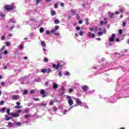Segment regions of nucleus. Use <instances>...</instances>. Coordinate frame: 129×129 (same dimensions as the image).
I'll use <instances>...</instances> for the list:
<instances>
[{
	"mask_svg": "<svg viewBox=\"0 0 129 129\" xmlns=\"http://www.w3.org/2000/svg\"><path fill=\"white\" fill-rule=\"evenodd\" d=\"M5 10L6 11H13L14 10V6L12 5H5L4 7Z\"/></svg>",
	"mask_w": 129,
	"mask_h": 129,
	"instance_id": "1",
	"label": "nucleus"
},
{
	"mask_svg": "<svg viewBox=\"0 0 129 129\" xmlns=\"http://www.w3.org/2000/svg\"><path fill=\"white\" fill-rule=\"evenodd\" d=\"M62 66H61V64L59 62L57 63V64H52V67L54 69H56V70H58L59 68H62Z\"/></svg>",
	"mask_w": 129,
	"mask_h": 129,
	"instance_id": "2",
	"label": "nucleus"
},
{
	"mask_svg": "<svg viewBox=\"0 0 129 129\" xmlns=\"http://www.w3.org/2000/svg\"><path fill=\"white\" fill-rule=\"evenodd\" d=\"M67 98L69 99L68 103L69 105H73V100H72V99H71V97L68 95Z\"/></svg>",
	"mask_w": 129,
	"mask_h": 129,
	"instance_id": "3",
	"label": "nucleus"
},
{
	"mask_svg": "<svg viewBox=\"0 0 129 129\" xmlns=\"http://www.w3.org/2000/svg\"><path fill=\"white\" fill-rule=\"evenodd\" d=\"M74 99L76 100V104H77V105H80V106H81V105H82V102L80 101V99H79V98H74Z\"/></svg>",
	"mask_w": 129,
	"mask_h": 129,
	"instance_id": "4",
	"label": "nucleus"
},
{
	"mask_svg": "<svg viewBox=\"0 0 129 129\" xmlns=\"http://www.w3.org/2000/svg\"><path fill=\"white\" fill-rule=\"evenodd\" d=\"M116 36L114 34H112L111 37L109 38V42H113L115 39Z\"/></svg>",
	"mask_w": 129,
	"mask_h": 129,
	"instance_id": "5",
	"label": "nucleus"
},
{
	"mask_svg": "<svg viewBox=\"0 0 129 129\" xmlns=\"http://www.w3.org/2000/svg\"><path fill=\"white\" fill-rule=\"evenodd\" d=\"M20 98V96L19 95H13L12 97V100H18Z\"/></svg>",
	"mask_w": 129,
	"mask_h": 129,
	"instance_id": "6",
	"label": "nucleus"
},
{
	"mask_svg": "<svg viewBox=\"0 0 129 129\" xmlns=\"http://www.w3.org/2000/svg\"><path fill=\"white\" fill-rule=\"evenodd\" d=\"M10 114H11L12 117H18V116H20V114H19V113L17 112H12L10 113Z\"/></svg>",
	"mask_w": 129,
	"mask_h": 129,
	"instance_id": "7",
	"label": "nucleus"
},
{
	"mask_svg": "<svg viewBox=\"0 0 129 129\" xmlns=\"http://www.w3.org/2000/svg\"><path fill=\"white\" fill-rule=\"evenodd\" d=\"M103 32H98V36H102V35H103V34H106V29H103Z\"/></svg>",
	"mask_w": 129,
	"mask_h": 129,
	"instance_id": "8",
	"label": "nucleus"
},
{
	"mask_svg": "<svg viewBox=\"0 0 129 129\" xmlns=\"http://www.w3.org/2000/svg\"><path fill=\"white\" fill-rule=\"evenodd\" d=\"M82 90L84 91V92H86L87 90L89 89L88 86L87 85H84L83 87H82Z\"/></svg>",
	"mask_w": 129,
	"mask_h": 129,
	"instance_id": "9",
	"label": "nucleus"
},
{
	"mask_svg": "<svg viewBox=\"0 0 129 129\" xmlns=\"http://www.w3.org/2000/svg\"><path fill=\"white\" fill-rule=\"evenodd\" d=\"M87 36L89 38H90V37H91L92 38H95V34H94V33H92L90 32H88Z\"/></svg>",
	"mask_w": 129,
	"mask_h": 129,
	"instance_id": "10",
	"label": "nucleus"
},
{
	"mask_svg": "<svg viewBox=\"0 0 129 129\" xmlns=\"http://www.w3.org/2000/svg\"><path fill=\"white\" fill-rule=\"evenodd\" d=\"M40 94H41L43 97H46V96H47V95H46V93L45 92V90H44L43 89L41 90L40 91Z\"/></svg>",
	"mask_w": 129,
	"mask_h": 129,
	"instance_id": "11",
	"label": "nucleus"
},
{
	"mask_svg": "<svg viewBox=\"0 0 129 129\" xmlns=\"http://www.w3.org/2000/svg\"><path fill=\"white\" fill-rule=\"evenodd\" d=\"M6 109H7V108L6 107H3L1 110H0V112H2V113H4L5 111H6Z\"/></svg>",
	"mask_w": 129,
	"mask_h": 129,
	"instance_id": "12",
	"label": "nucleus"
},
{
	"mask_svg": "<svg viewBox=\"0 0 129 129\" xmlns=\"http://www.w3.org/2000/svg\"><path fill=\"white\" fill-rule=\"evenodd\" d=\"M52 87L53 89H57V88H58V85L56 83H54L52 85Z\"/></svg>",
	"mask_w": 129,
	"mask_h": 129,
	"instance_id": "13",
	"label": "nucleus"
},
{
	"mask_svg": "<svg viewBox=\"0 0 129 129\" xmlns=\"http://www.w3.org/2000/svg\"><path fill=\"white\" fill-rule=\"evenodd\" d=\"M0 17H2V18H3V20H5L6 19L5 18V17H6V15H5V14L4 13H0Z\"/></svg>",
	"mask_w": 129,
	"mask_h": 129,
	"instance_id": "14",
	"label": "nucleus"
},
{
	"mask_svg": "<svg viewBox=\"0 0 129 129\" xmlns=\"http://www.w3.org/2000/svg\"><path fill=\"white\" fill-rule=\"evenodd\" d=\"M8 115H5V119L7 120H10V119H12V118H13V117H8Z\"/></svg>",
	"mask_w": 129,
	"mask_h": 129,
	"instance_id": "15",
	"label": "nucleus"
},
{
	"mask_svg": "<svg viewBox=\"0 0 129 129\" xmlns=\"http://www.w3.org/2000/svg\"><path fill=\"white\" fill-rule=\"evenodd\" d=\"M41 44L42 47H46V43L45 42V41H41Z\"/></svg>",
	"mask_w": 129,
	"mask_h": 129,
	"instance_id": "16",
	"label": "nucleus"
},
{
	"mask_svg": "<svg viewBox=\"0 0 129 129\" xmlns=\"http://www.w3.org/2000/svg\"><path fill=\"white\" fill-rule=\"evenodd\" d=\"M107 23V21L103 22V21H101L100 22V24L102 25V26H103V25H106Z\"/></svg>",
	"mask_w": 129,
	"mask_h": 129,
	"instance_id": "17",
	"label": "nucleus"
},
{
	"mask_svg": "<svg viewBox=\"0 0 129 129\" xmlns=\"http://www.w3.org/2000/svg\"><path fill=\"white\" fill-rule=\"evenodd\" d=\"M50 13H51V16H55V15H56V11H51Z\"/></svg>",
	"mask_w": 129,
	"mask_h": 129,
	"instance_id": "18",
	"label": "nucleus"
},
{
	"mask_svg": "<svg viewBox=\"0 0 129 129\" xmlns=\"http://www.w3.org/2000/svg\"><path fill=\"white\" fill-rule=\"evenodd\" d=\"M6 112L8 114V115H10V112H11V109L10 108L7 109Z\"/></svg>",
	"mask_w": 129,
	"mask_h": 129,
	"instance_id": "19",
	"label": "nucleus"
},
{
	"mask_svg": "<svg viewBox=\"0 0 129 129\" xmlns=\"http://www.w3.org/2000/svg\"><path fill=\"white\" fill-rule=\"evenodd\" d=\"M54 24H59V23H60V21H59V20L58 19H55L54 21Z\"/></svg>",
	"mask_w": 129,
	"mask_h": 129,
	"instance_id": "20",
	"label": "nucleus"
},
{
	"mask_svg": "<svg viewBox=\"0 0 129 129\" xmlns=\"http://www.w3.org/2000/svg\"><path fill=\"white\" fill-rule=\"evenodd\" d=\"M97 30H99V31H102V28H98L97 27H96V28H95V32H96V31H97Z\"/></svg>",
	"mask_w": 129,
	"mask_h": 129,
	"instance_id": "21",
	"label": "nucleus"
},
{
	"mask_svg": "<svg viewBox=\"0 0 129 129\" xmlns=\"http://www.w3.org/2000/svg\"><path fill=\"white\" fill-rule=\"evenodd\" d=\"M10 22H11V23H16V20H15V19H14V18H12L10 19Z\"/></svg>",
	"mask_w": 129,
	"mask_h": 129,
	"instance_id": "22",
	"label": "nucleus"
},
{
	"mask_svg": "<svg viewBox=\"0 0 129 129\" xmlns=\"http://www.w3.org/2000/svg\"><path fill=\"white\" fill-rule=\"evenodd\" d=\"M72 14H73V15L74 16H75V15H76V11L75 10H72Z\"/></svg>",
	"mask_w": 129,
	"mask_h": 129,
	"instance_id": "23",
	"label": "nucleus"
},
{
	"mask_svg": "<svg viewBox=\"0 0 129 129\" xmlns=\"http://www.w3.org/2000/svg\"><path fill=\"white\" fill-rule=\"evenodd\" d=\"M41 72L42 73H46V72L47 73V69H43L41 70Z\"/></svg>",
	"mask_w": 129,
	"mask_h": 129,
	"instance_id": "24",
	"label": "nucleus"
},
{
	"mask_svg": "<svg viewBox=\"0 0 129 129\" xmlns=\"http://www.w3.org/2000/svg\"><path fill=\"white\" fill-rule=\"evenodd\" d=\"M84 32L82 30H81L80 32H79V35L80 36H83V34H84Z\"/></svg>",
	"mask_w": 129,
	"mask_h": 129,
	"instance_id": "25",
	"label": "nucleus"
},
{
	"mask_svg": "<svg viewBox=\"0 0 129 129\" xmlns=\"http://www.w3.org/2000/svg\"><path fill=\"white\" fill-rule=\"evenodd\" d=\"M40 33H43L44 32V28L41 27L39 29Z\"/></svg>",
	"mask_w": 129,
	"mask_h": 129,
	"instance_id": "26",
	"label": "nucleus"
},
{
	"mask_svg": "<svg viewBox=\"0 0 129 129\" xmlns=\"http://www.w3.org/2000/svg\"><path fill=\"white\" fill-rule=\"evenodd\" d=\"M76 18H77V20H80V15H79V14H76Z\"/></svg>",
	"mask_w": 129,
	"mask_h": 129,
	"instance_id": "27",
	"label": "nucleus"
},
{
	"mask_svg": "<svg viewBox=\"0 0 129 129\" xmlns=\"http://www.w3.org/2000/svg\"><path fill=\"white\" fill-rule=\"evenodd\" d=\"M51 72V69H46V73H50Z\"/></svg>",
	"mask_w": 129,
	"mask_h": 129,
	"instance_id": "28",
	"label": "nucleus"
},
{
	"mask_svg": "<svg viewBox=\"0 0 129 129\" xmlns=\"http://www.w3.org/2000/svg\"><path fill=\"white\" fill-rule=\"evenodd\" d=\"M109 16L110 18H113V17H114V14L113 13H110Z\"/></svg>",
	"mask_w": 129,
	"mask_h": 129,
	"instance_id": "29",
	"label": "nucleus"
},
{
	"mask_svg": "<svg viewBox=\"0 0 129 129\" xmlns=\"http://www.w3.org/2000/svg\"><path fill=\"white\" fill-rule=\"evenodd\" d=\"M30 94H34L35 93V90H31L30 91Z\"/></svg>",
	"mask_w": 129,
	"mask_h": 129,
	"instance_id": "30",
	"label": "nucleus"
},
{
	"mask_svg": "<svg viewBox=\"0 0 129 129\" xmlns=\"http://www.w3.org/2000/svg\"><path fill=\"white\" fill-rule=\"evenodd\" d=\"M33 100H34V101H39V100H40V99L38 98H33Z\"/></svg>",
	"mask_w": 129,
	"mask_h": 129,
	"instance_id": "31",
	"label": "nucleus"
},
{
	"mask_svg": "<svg viewBox=\"0 0 129 129\" xmlns=\"http://www.w3.org/2000/svg\"><path fill=\"white\" fill-rule=\"evenodd\" d=\"M31 115H30V114H26L25 115V118H28L29 117H30Z\"/></svg>",
	"mask_w": 129,
	"mask_h": 129,
	"instance_id": "32",
	"label": "nucleus"
},
{
	"mask_svg": "<svg viewBox=\"0 0 129 129\" xmlns=\"http://www.w3.org/2000/svg\"><path fill=\"white\" fill-rule=\"evenodd\" d=\"M19 49L20 50L24 49V46H23V44H21L20 45H19Z\"/></svg>",
	"mask_w": 129,
	"mask_h": 129,
	"instance_id": "33",
	"label": "nucleus"
},
{
	"mask_svg": "<svg viewBox=\"0 0 129 129\" xmlns=\"http://www.w3.org/2000/svg\"><path fill=\"white\" fill-rule=\"evenodd\" d=\"M23 94H25V95L28 94V90H25L23 91Z\"/></svg>",
	"mask_w": 129,
	"mask_h": 129,
	"instance_id": "34",
	"label": "nucleus"
},
{
	"mask_svg": "<svg viewBox=\"0 0 129 129\" xmlns=\"http://www.w3.org/2000/svg\"><path fill=\"white\" fill-rule=\"evenodd\" d=\"M119 35H122V29H119L118 30Z\"/></svg>",
	"mask_w": 129,
	"mask_h": 129,
	"instance_id": "35",
	"label": "nucleus"
},
{
	"mask_svg": "<svg viewBox=\"0 0 129 129\" xmlns=\"http://www.w3.org/2000/svg\"><path fill=\"white\" fill-rule=\"evenodd\" d=\"M86 22L87 26H88V25H89V22H88V18L86 19Z\"/></svg>",
	"mask_w": 129,
	"mask_h": 129,
	"instance_id": "36",
	"label": "nucleus"
},
{
	"mask_svg": "<svg viewBox=\"0 0 129 129\" xmlns=\"http://www.w3.org/2000/svg\"><path fill=\"white\" fill-rule=\"evenodd\" d=\"M16 125H18V126H21V125H22V124L21 123V122H18L16 123Z\"/></svg>",
	"mask_w": 129,
	"mask_h": 129,
	"instance_id": "37",
	"label": "nucleus"
},
{
	"mask_svg": "<svg viewBox=\"0 0 129 129\" xmlns=\"http://www.w3.org/2000/svg\"><path fill=\"white\" fill-rule=\"evenodd\" d=\"M49 105H54V102L51 101L49 102Z\"/></svg>",
	"mask_w": 129,
	"mask_h": 129,
	"instance_id": "38",
	"label": "nucleus"
},
{
	"mask_svg": "<svg viewBox=\"0 0 129 129\" xmlns=\"http://www.w3.org/2000/svg\"><path fill=\"white\" fill-rule=\"evenodd\" d=\"M22 108V106H21L16 105L15 106V108L19 109V108Z\"/></svg>",
	"mask_w": 129,
	"mask_h": 129,
	"instance_id": "39",
	"label": "nucleus"
},
{
	"mask_svg": "<svg viewBox=\"0 0 129 129\" xmlns=\"http://www.w3.org/2000/svg\"><path fill=\"white\" fill-rule=\"evenodd\" d=\"M89 31H90V32H93L94 31V28H89Z\"/></svg>",
	"mask_w": 129,
	"mask_h": 129,
	"instance_id": "40",
	"label": "nucleus"
},
{
	"mask_svg": "<svg viewBox=\"0 0 129 129\" xmlns=\"http://www.w3.org/2000/svg\"><path fill=\"white\" fill-rule=\"evenodd\" d=\"M126 25V22H125L124 21L122 22L123 27H125Z\"/></svg>",
	"mask_w": 129,
	"mask_h": 129,
	"instance_id": "41",
	"label": "nucleus"
},
{
	"mask_svg": "<svg viewBox=\"0 0 129 129\" xmlns=\"http://www.w3.org/2000/svg\"><path fill=\"white\" fill-rule=\"evenodd\" d=\"M44 62L45 63H47V62H48V58L47 57H44Z\"/></svg>",
	"mask_w": 129,
	"mask_h": 129,
	"instance_id": "42",
	"label": "nucleus"
},
{
	"mask_svg": "<svg viewBox=\"0 0 129 129\" xmlns=\"http://www.w3.org/2000/svg\"><path fill=\"white\" fill-rule=\"evenodd\" d=\"M58 75H59V76H60V77H62V72H59Z\"/></svg>",
	"mask_w": 129,
	"mask_h": 129,
	"instance_id": "43",
	"label": "nucleus"
},
{
	"mask_svg": "<svg viewBox=\"0 0 129 129\" xmlns=\"http://www.w3.org/2000/svg\"><path fill=\"white\" fill-rule=\"evenodd\" d=\"M69 92H73V89L72 88L69 89Z\"/></svg>",
	"mask_w": 129,
	"mask_h": 129,
	"instance_id": "44",
	"label": "nucleus"
},
{
	"mask_svg": "<svg viewBox=\"0 0 129 129\" xmlns=\"http://www.w3.org/2000/svg\"><path fill=\"white\" fill-rule=\"evenodd\" d=\"M41 2V0H36V5H39V3Z\"/></svg>",
	"mask_w": 129,
	"mask_h": 129,
	"instance_id": "45",
	"label": "nucleus"
},
{
	"mask_svg": "<svg viewBox=\"0 0 129 129\" xmlns=\"http://www.w3.org/2000/svg\"><path fill=\"white\" fill-rule=\"evenodd\" d=\"M54 7L55 9H57L58 8V5L57 4H54Z\"/></svg>",
	"mask_w": 129,
	"mask_h": 129,
	"instance_id": "46",
	"label": "nucleus"
},
{
	"mask_svg": "<svg viewBox=\"0 0 129 129\" xmlns=\"http://www.w3.org/2000/svg\"><path fill=\"white\" fill-rule=\"evenodd\" d=\"M59 29V26L56 25L55 26V30H58Z\"/></svg>",
	"mask_w": 129,
	"mask_h": 129,
	"instance_id": "47",
	"label": "nucleus"
},
{
	"mask_svg": "<svg viewBox=\"0 0 129 129\" xmlns=\"http://www.w3.org/2000/svg\"><path fill=\"white\" fill-rule=\"evenodd\" d=\"M77 31H80V27L78 26L76 27Z\"/></svg>",
	"mask_w": 129,
	"mask_h": 129,
	"instance_id": "48",
	"label": "nucleus"
},
{
	"mask_svg": "<svg viewBox=\"0 0 129 129\" xmlns=\"http://www.w3.org/2000/svg\"><path fill=\"white\" fill-rule=\"evenodd\" d=\"M5 38H6V37H5V36L3 35L2 36L1 40H2V41L4 40H5Z\"/></svg>",
	"mask_w": 129,
	"mask_h": 129,
	"instance_id": "49",
	"label": "nucleus"
},
{
	"mask_svg": "<svg viewBox=\"0 0 129 129\" xmlns=\"http://www.w3.org/2000/svg\"><path fill=\"white\" fill-rule=\"evenodd\" d=\"M45 34H46V35H50V31H46L45 32Z\"/></svg>",
	"mask_w": 129,
	"mask_h": 129,
	"instance_id": "50",
	"label": "nucleus"
},
{
	"mask_svg": "<svg viewBox=\"0 0 129 129\" xmlns=\"http://www.w3.org/2000/svg\"><path fill=\"white\" fill-rule=\"evenodd\" d=\"M83 23V21L82 20L79 21V24H80V25H81V24H82Z\"/></svg>",
	"mask_w": 129,
	"mask_h": 129,
	"instance_id": "51",
	"label": "nucleus"
},
{
	"mask_svg": "<svg viewBox=\"0 0 129 129\" xmlns=\"http://www.w3.org/2000/svg\"><path fill=\"white\" fill-rule=\"evenodd\" d=\"M1 85H2V86L6 85V83H5V82H2L1 83Z\"/></svg>",
	"mask_w": 129,
	"mask_h": 129,
	"instance_id": "52",
	"label": "nucleus"
},
{
	"mask_svg": "<svg viewBox=\"0 0 129 129\" xmlns=\"http://www.w3.org/2000/svg\"><path fill=\"white\" fill-rule=\"evenodd\" d=\"M61 89L62 90V91H65V88L63 86L61 87Z\"/></svg>",
	"mask_w": 129,
	"mask_h": 129,
	"instance_id": "53",
	"label": "nucleus"
},
{
	"mask_svg": "<svg viewBox=\"0 0 129 129\" xmlns=\"http://www.w3.org/2000/svg\"><path fill=\"white\" fill-rule=\"evenodd\" d=\"M8 125H10V126L13 125V123L12 122H9L8 123Z\"/></svg>",
	"mask_w": 129,
	"mask_h": 129,
	"instance_id": "54",
	"label": "nucleus"
},
{
	"mask_svg": "<svg viewBox=\"0 0 129 129\" xmlns=\"http://www.w3.org/2000/svg\"><path fill=\"white\" fill-rule=\"evenodd\" d=\"M40 105H41L42 106H46V105H47V104H46L42 103V104H40Z\"/></svg>",
	"mask_w": 129,
	"mask_h": 129,
	"instance_id": "55",
	"label": "nucleus"
},
{
	"mask_svg": "<svg viewBox=\"0 0 129 129\" xmlns=\"http://www.w3.org/2000/svg\"><path fill=\"white\" fill-rule=\"evenodd\" d=\"M10 45H11V43H10V42L6 43V46H10Z\"/></svg>",
	"mask_w": 129,
	"mask_h": 129,
	"instance_id": "56",
	"label": "nucleus"
},
{
	"mask_svg": "<svg viewBox=\"0 0 129 129\" xmlns=\"http://www.w3.org/2000/svg\"><path fill=\"white\" fill-rule=\"evenodd\" d=\"M3 104H4V101H1L0 102V105H3Z\"/></svg>",
	"mask_w": 129,
	"mask_h": 129,
	"instance_id": "57",
	"label": "nucleus"
},
{
	"mask_svg": "<svg viewBox=\"0 0 129 129\" xmlns=\"http://www.w3.org/2000/svg\"><path fill=\"white\" fill-rule=\"evenodd\" d=\"M55 36H60V34L58 33H54Z\"/></svg>",
	"mask_w": 129,
	"mask_h": 129,
	"instance_id": "58",
	"label": "nucleus"
},
{
	"mask_svg": "<svg viewBox=\"0 0 129 129\" xmlns=\"http://www.w3.org/2000/svg\"><path fill=\"white\" fill-rule=\"evenodd\" d=\"M4 53L5 54V55H7V54H8V51L5 50Z\"/></svg>",
	"mask_w": 129,
	"mask_h": 129,
	"instance_id": "59",
	"label": "nucleus"
},
{
	"mask_svg": "<svg viewBox=\"0 0 129 129\" xmlns=\"http://www.w3.org/2000/svg\"><path fill=\"white\" fill-rule=\"evenodd\" d=\"M119 11L121 13V14H122V13H123V10L122 9H120L119 10Z\"/></svg>",
	"mask_w": 129,
	"mask_h": 129,
	"instance_id": "60",
	"label": "nucleus"
},
{
	"mask_svg": "<svg viewBox=\"0 0 129 129\" xmlns=\"http://www.w3.org/2000/svg\"><path fill=\"white\" fill-rule=\"evenodd\" d=\"M64 4L63 3H60V7H64Z\"/></svg>",
	"mask_w": 129,
	"mask_h": 129,
	"instance_id": "61",
	"label": "nucleus"
},
{
	"mask_svg": "<svg viewBox=\"0 0 129 129\" xmlns=\"http://www.w3.org/2000/svg\"><path fill=\"white\" fill-rule=\"evenodd\" d=\"M115 15H119V12L118 11H116L115 13Z\"/></svg>",
	"mask_w": 129,
	"mask_h": 129,
	"instance_id": "62",
	"label": "nucleus"
},
{
	"mask_svg": "<svg viewBox=\"0 0 129 129\" xmlns=\"http://www.w3.org/2000/svg\"><path fill=\"white\" fill-rule=\"evenodd\" d=\"M17 112H18L19 113H21V112H22V110H18L17 111Z\"/></svg>",
	"mask_w": 129,
	"mask_h": 129,
	"instance_id": "63",
	"label": "nucleus"
},
{
	"mask_svg": "<svg viewBox=\"0 0 129 129\" xmlns=\"http://www.w3.org/2000/svg\"><path fill=\"white\" fill-rule=\"evenodd\" d=\"M53 110H54V111H57V108L54 107Z\"/></svg>",
	"mask_w": 129,
	"mask_h": 129,
	"instance_id": "64",
	"label": "nucleus"
}]
</instances>
